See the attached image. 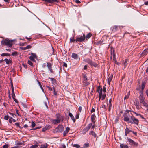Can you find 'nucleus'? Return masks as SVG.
I'll list each match as a JSON object with an SVG mask.
<instances>
[{"mask_svg": "<svg viewBox=\"0 0 148 148\" xmlns=\"http://www.w3.org/2000/svg\"><path fill=\"white\" fill-rule=\"evenodd\" d=\"M124 120L131 123H134L138 124V120L133 116H131L129 113L127 114L124 116Z\"/></svg>", "mask_w": 148, "mask_h": 148, "instance_id": "1", "label": "nucleus"}, {"mask_svg": "<svg viewBox=\"0 0 148 148\" xmlns=\"http://www.w3.org/2000/svg\"><path fill=\"white\" fill-rule=\"evenodd\" d=\"M56 119H51L50 120L51 121L53 124H56L59 123L61 121H62L63 120V118L62 116L59 114H58L56 115Z\"/></svg>", "mask_w": 148, "mask_h": 148, "instance_id": "2", "label": "nucleus"}, {"mask_svg": "<svg viewBox=\"0 0 148 148\" xmlns=\"http://www.w3.org/2000/svg\"><path fill=\"white\" fill-rule=\"evenodd\" d=\"M12 40H10L8 39H6L2 41L1 43L2 45H6L9 47H11L12 45Z\"/></svg>", "mask_w": 148, "mask_h": 148, "instance_id": "3", "label": "nucleus"}, {"mask_svg": "<svg viewBox=\"0 0 148 148\" xmlns=\"http://www.w3.org/2000/svg\"><path fill=\"white\" fill-rule=\"evenodd\" d=\"M85 62L88 63L91 66H93L95 67L97 66L98 64L97 63H95L91 60L89 59H87L85 60Z\"/></svg>", "mask_w": 148, "mask_h": 148, "instance_id": "4", "label": "nucleus"}, {"mask_svg": "<svg viewBox=\"0 0 148 148\" xmlns=\"http://www.w3.org/2000/svg\"><path fill=\"white\" fill-rule=\"evenodd\" d=\"M102 89L100 90L99 95V101L100 100H104L106 97V95L105 94L102 95Z\"/></svg>", "mask_w": 148, "mask_h": 148, "instance_id": "5", "label": "nucleus"}, {"mask_svg": "<svg viewBox=\"0 0 148 148\" xmlns=\"http://www.w3.org/2000/svg\"><path fill=\"white\" fill-rule=\"evenodd\" d=\"M85 39V36L84 34H83V36H81L80 37L77 38L75 41H79L82 42L84 41Z\"/></svg>", "mask_w": 148, "mask_h": 148, "instance_id": "6", "label": "nucleus"}, {"mask_svg": "<svg viewBox=\"0 0 148 148\" xmlns=\"http://www.w3.org/2000/svg\"><path fill=\"white\" fill-rule=\"evenodd\" d=\"M92 125V123H89L86 127L84 128L83 130V133L85 134V133L90 129V127Z\"/></svg>", "mask_w": 148, "mask_h": 148, "instance_id": "7", "label": "nucleus"}, {"mask_svg": "<svg viewBox=\"0 0 148 148\" xmlns=\"http://www.w3.org/2000/svg\"><path fill=\"white\" fill-rule=\"evenodd\" d=\"M83 78V83L86 86L88 85L89 83L87 81V77L85 75H84Z\"/></svg>", "mask_w": 148, "mask_h": 148, "instance_id": "8", "label": "nucleus"}, {"mask_svg": "<svg viewBox=\"0 0 148 148\" xmlns=\"http://www.w3.org/2000/svg\"><path fill=\"white\" fill-rule=\"evenodd\" d=\"M56 130L57 132H61L64 130V127L62 125H59L56 128Z\"/></svg>", "mask_w": 148, "mask_h": 148, "instance_id": "9", "label": "nucleus"}, {"mask_svg": "<svg viewBox=\"0 0 148 148\" xmlns=\"http://www.w3.org/2000/svg\"><path fill=\"white\" fill-rule=\"evenodd\" d=\"M139 99L140 103H142L144 106H147V104L144 101L145 98L143 97H140Z\"/></svg>", "mask_w": 148, "mask_h": 148, "instance_id": "10", "label": "nucleus"}, {"mask_svg": "<svg viewBox=\"0 0 148 148\" xmlns=\"http://www.w3.org/2000/svg\"><path fill=\"white\" fill-rule=\"evenodd\" d=\"M47 66L49 70L50 71L51 73H53V71L52 69V64L50 63H47Z\"/></svg>", "mask_w": 148, "mask_h": 148, "instance_id": "11", "label": "nucleus"}, {"mask_svg": "<svg viewBox=\"0 0 148 148\" xmlns=\"http://www.w3.org/2000/svg\"><path fill=\"white\" fill-rule=\"evenodd\" d=\"M128 141L131 144V145H134L136 146H137L138 145V143L134 142L133 140H132L130 138L128 139Z\"/></svg>", "mask_w": 148, "mask_h": 148, "instance_id": "12", "label": "nucleus"}, {"mask_svg": "<svg viewBox=\"0 0 148 148\" xmlns=\"http://www.w3.org/2000/svg\"><path fill=\"white\" fill-rule=\"evenodd\" d=\"M147 53H148V48L144 50L141 55L142 56H143L146 55Z\"/></svg>", "mask_w": 148, "mask_h": 148, "instance_id": "13", "label": "nucleus"}, {"mask_svg": "<svg viewBox=\"0 0 148 148\" xmlns=\"http://www.w3.org/2000/svg\"><path fill=\"white\" fill-rule=\"evenodd\" d=\"M74 59H77L79 58V56L77 54L73 53L71 56Z\"/></svg>", "mask_w": 148, "mask_h": 148, "instance_id": "14", "label": "nucleus"}, {"mask_svg": "<svg viewBox=\"0 0 148 148\" xmlns=\"http://www.w3.org/2000/svg\"><path fill=\"white\" fill-rule=\"evenodd\" d=\"M51 128V126H50V125H46L44 128H43L42 131L45 132L46 130L49 129Z\"/></svg>", "mask_w": 148, "mask_h": 148, "instance_id": "15", "label": "nucleus"}, {"mask_svg": "<svg viewBox=\"0 0 148 148\" xmlns=\"http://www.w3.org/2000/svg\"><path fill=\"white\" fill-rule=\"evenodd\" d=\"M113 76L111 75L110 76H108V84L110 85V82L111 81Z\"/></svg>", "mask_w": 148, "mask_h": 148, "instance_id": "16", "label": "nucleus"}, {"mask_svg": "<svg viewBox=\"0 0 148 148\" xmlns=\"http://www.w3.org/2000/svg\"><path fill=\"white\" fill-rule=\"evenodd\" d=\"M69 116L71 118V119L75 122V118L74 116L72 115V114L71 113L69 112Z\"/></svg>", "mask_w": 148, "mask_h": 148, "instance_id": "17", "label": "nucleus"}, {"mask_svg": "<svg viewBox=\"0 0 148 148\" xmlns=\"http://www.w3.org/2000/svg\"><path fill=\"white\" fill-rule=\"evenodd\" d=\"M111 55H112L113 57L114 58L113 60H114V62H115V63H116V64H119V63L117 62V61L116 60V58H115V54L114 53V52H113L112 54L111 53Z\"/></svg>", "mask_w": 148, "mask_h": 148, "instance_id": "18", "label": "nucleus"}, {"mask_svg": "<svg viewBox=\"0 0 148 148\" xmlns=\"http://www.w3.org/2000/svg\"><path fill=\"white\" fill-rule=\"evenodd\" d=\"M95 115H92L91 116V121H92L94 123H95Z\"/></svg>", "mask_w": 148, "mask_h": 148, "instance_id": "19", "label": "nucleus"}, {"mask_svg": "<svg viewBox=\"0 0 148 148\" xmlns=\"http://www.w3.org/2000/svg\"><path fill=\"white\" fill-rule=\"evenodd\" d=\"M69 130L70 128L69 127H67L66 130L64 132V136H65Z\"/></svg>", "mask_w": 148, "mask_h": 148, "instance_id": "20", "label": "nucleus"}, {"mask_svg": "<svg viewBox=\"0 0 148 148\" xmlns=\"http://www.w3.org/2000/svg\"><path fill=\"white\" fill-rule=\"evenodd\" d=\"M120 147L121 148H128V147L127 145L124 144H121L120 145Z\"/></svg>", "mask_w": 148, "mask_h": 148, "instance_id": "21", "label": "nucleus"}, {"mask_svg": "<svg viewBox=\"0 0 148 148\" xmlns=\"http://www.w3.org/2000/svg\"><path fill=\"white\" fill-rule=\"evenodd\" d=\"M47 143H45L44 144H42L41 145L40 148H47Z\"/></svg>", "mask_w": 148, "mask_h": 148, "instance_id": "22", "label": "nucleus"}, {"mask_svg": "<svg viewBox=\"0 0 148 148\" xmlns=\"http://www.w3.org/2000/svg\"><path fill=\"white\" fill-rule=\"evenodd\" d=\"M145 85V83L144 82H143L142 83V90H143L144 88Z\"/></svg>", "mask_w": 148, "mask_h": 148, "instance_id": "23", "label": "nucleus"}, {"mask_svg": "<svg viewBox=\"0 0 148 148\" xmlns=\"http://www.w3.org/2000/svg\"><path fill=\"white\" fill-rule=\"evenodd\" d=\"M92 34L91 33H89L85 37V38H86V39H88L90 38Z\"/></svg>", "mask_w": 148, "mask_h": 148, "instance_id": "24", "label": "nucleus"}, {"mask_svg": "<svg viewBox=\"0 0 148 148\" xmlns=\"http://www.w3.org/2000/svg\"><path fill=\"white\" fill-rule=\"evenodd\" d=\"M118 27L117 26H114L112 29V31L114 32L117 30Z\"/></svg>", "mask_w": 148, "mask_h": 148, "instance_id": "25", "label": "nucleus"}, {"mask_svg": "<svg viewBox=\"0 0 148 148\" xmlns=\"http://www.w3.org/2000/svg\"><path fill=\"white\" fill-rule=\"evenodd\" d=\"M90 134L92 136H93L95 137H96V134L93 131H91L90 132Z\"/></svg>", "mask_w": 148, "mask_h": 148, "instance_id": "26", "label": "nucleus"}, {"mask_svg": "<svg viewBox=\"0 0 148 148\" xmlns=\"http://www.w3.org/2000/svg\"><path fill=\"white\" fill-rule=\"evenodd\" d=\"M89 146V144L88 143H85L83 145V148H87Z\"/></svg>", "mask_w": 148, "mask_h": 148, "instance_id": "27", "label": "nucleus"}, {"mask_svg": "<svg viewBox=\"0 0 148 148\" xmlns=\"http://www.w3.org/2000/svg\"><path fill=\"white\" fill-rule=\"evenodd\" d=\"M127 62H128V61H127V60H125V61L124 62V63L123 64V66H124V68H125L126 67V66H127Z\"/></svg>", "mask_w": 148, "mask_h": 148, "instance_id": "28", "label": "nucleus"}, {"mask_svg": "<svg viewBox=\"0 0 148 148\" xmlns=\"http://www.w3.org/2000/svg\"><path fill=\"white\" fill-rule=\"evenodd\" d=\"M130 95V92H128L127 95L124 97V99L125 100L126 99H128L129 98Z\"/></svg>", "mask_w": 148, "mask_h": 148, "instance_id": "29", "label": "nucleus"}, {"mask_svg": "<svg viewBox=\"0 0 148 148\" xmlns=\"http://www.w3.org/2000/svg\"><path fill=\"white\" fill-rule=\"evenodd\" d=\"M125 132L126 134H128L131 132V130H130L128 128H126L125 129Z\"/></svg>", "mask_w": 148, "mask_h": 148, "instance_id": "30", "label": "nucleus"}, {"mask_svg": "<svg viewBox=\"0 0 148 148\" xmlns=\"http://www.w3.org/2000/svg\"><path fill=\"white\" fill-rule=\"evenodd\" d=\"M74 37H72L70 38V42H73L75 41Z\"/></svg>", "mask_w": 148, "mask_h": 148, "instance_id": "31", "label": "nucleus"}, {"mask_svg": "<svg viewBox=\"0 0 148 148\" xmlns=\"http://www.w3.org/2000/svg\"><path fill=\"white\" fill-rule=\"evenodd\" d=\"M38 145H34L31 146L30 148H36L37 147Z\"/></svg>", "mask_w": 148, "mask_h": 148, "instance_id": "32", "label": "nucleus"}, {"mask_svg": "<svg viewBox=\"0 0 148 148\" xmlns=\"http://www.w3.org/2000/svg\"><path fill=\"white\" fill-rule=\"evenodd\" d=\"M31 54L32 55V56H31L33 57H34V58H36V54L32 53H31Z\"/></svg>", "mask_w": 148, "mask_h": 148, "instance_id": "33", "label": "nucleus"}, {"mask_svg": "<svg viewBox=\"0 0 148 148\" xmlns=\"http://www.w3.org/2000/svg\"><path fill=\"white\" fill-rule=\"evenodd\" d=\"M112 101V99L111 98L109 100V110H110V107L111 106V103Z\"/></svg>", "mask_w": 148, "mask_h": 148, "instance_id": "34", "label": "nucleus"}, {"mask_svg": "<svg viewBox=\"0 0 148 148\" xmlns=\"http://www.w3.org/2000/svg\"><path fill=\"white\" fill-rule=\"evenodd\" d=\"M31 123H32L31 126H32V127H34L36 125V124H35V123L33 121H32Z\"/></svg>", "mask_w": 148, "mask_h": 148, "instance_id": "35", "label": "nucleus"}, {"mask_svg": "<svg viewBox=\"0 0 148 148\" xmlns=\"http://www.w3.org/2000/svg\"><path fill=\"white\" fill-rule=\"evenodd\" d=\"M9 55L8 53H3L1 54L2 56H9Z\"/></svg>", "mask_w": 148, "mask_h": 148, "instance_id": "36", "label": "nucleus"}, {"mask_svg": "<svg viewBox=\"0 0 148 148\" xmlns=\"http://www.w3.org/2000/svg\"><path fill=\"white\" fill-rule=\"evenodd\" d=\"M5 60V61L6 63L7 64H9L10 61V60H8L7 59H5V60Z\"/></svg>", "mask_w": 148, "mask_h": 148, "instance_id": "37", "label": "nucleus"}, {"mask_svg": "<svg viewBox=\"0 0 148 148\" xmlns=\"http://www.w3.org/2000/svg\"><path fill=\"white\" fill-rule=\"evenodd\" d=\"M37 82L38 83L39 86H40V87L41 88V89L43 90V88H42V86L41 84L40 83V82L38 81V80L37 81Z\"/></svg>", "mask_w": 148, "mask_h": 148, "instance_id": "38", "label": "nucleus"}, {"mask_svg": "<svg viewBox=\"0 0 148 148\" xmlns=\"http://www.w3.org/2000/svg\"><path fill=\"white\" fill-rule=\"evenodd\" d=\"M74 147H75L77 148H79L80 146L77 144H75L73 145Z\"/></svg>", "mask_w": 148, "mask_h": 148, "instance_id": "39", "label": "nucleus"}, {"mask_svg": "<svg viewBox=\"0 0 148 148\" xmlns=\"http://www.w3.org/2000/svg\"><path fill=\"white\" fill-rule=\"evenodd\" d=\"M28 63L31 66H33V64L32 62L29 60L28 61Z\"/></svg>", "mask_w": 148, "mask_h": 148, "instance_id": "40", "label": "nucleus"}, {"mask_svg": "<svg viewBox=\"0 0 148 148\" xmlns=\"http://www.w3.org/2000/svg\"><path fill=\"white\" fill-rule=\"evenodd\" d=\"M34 58V57H32V56H30L29 57L30 59L32 61H35Z\"/></svg>", "mask_w": 148, "mask_h": 148, "instance_id": "41", "label": "nucleus"}, {"mask_svg": "<svg viewBox=\"0 0 148 148\" xmlns=\"http://www.w3.org/2000/svg\"><path fill=\"white\" fill-rule=\"evenodd\" d=\"M134 113L136 114V116H139L141 117L142 119H144V118L141 115H140V114H137V113H136V112H134Z\"/></svg>", "mask_w": 148, "mask_h": 148, "instance_id": "42", "label": "nucleus"}, {"mask_svg": "<svg viewBox=\"0 0 148 148\" xmlns=\"http://www.w3.org/2000/svg\"><path fill=\"white\" fill-rule=\"evenodd\" d=\"M9 146L8 144H5L3 146V148H8Z\"/></svg>", "mask_w": 148, "mask_h": 148, "instance_id": "43", "label": "nucleus"}, {"mask_svg": "<svg viewBox=\"0 0 148 148\" xmlns=\"http://www.w3.org/2000/svg\"><path fill=\"white\" fill-rule=\"evenodd\" d=\"M31 47H32V46L30 45H28L26 47V48L27 49H30V48H31Z\"/></svg>", "mask_w": 148, "mask_h": 148, "instance_id": "44", "label": "nucleus"}, {"mask_svg": "<svg viewBox=\"0 0 148 148\" xmlns=\"http://www.w3.org/2000/svg\"><path fill=\"white\" fill-rule=\"evenodd\" d=\"M13 120H14V119L13 118H12V117L10 118L9 119V122L10 123H11L13 121Z\"/></svg>", "mask_w": 148, "mask_h": 148, "instance_id": "45", "label": "nucleus"}, {"mask_svg": "<svg viewBox=\"0 0 148 148\" xmlns=\"http://www.w3.org/2000/svg\"><path fill=\"white\" fill-rule=\"evenodd\" d=\"M9 118V116L8 115H5L4 116V119L6 120H8Z\"/></svg>", "mask_w": 148, "mask_h": 148, "instance_id": "46", "label": "nucleus"}, {"mask_svg": "<svg viewBox=\"0 0 148 148\" xmlns=\"http://www.w3.org/2000/svg\"><path fill=\"white\" fill-rule=\"evenodd\" d=\"M103 91L104 92H106V88L105 86H103Z\"/></svg>", "mask_w": 148, "mask_h": 148, "instance_id": "47", "label": "nucleus"}, {"mask_svg": "<svg viewBox=\"0 0 148 148\" xmlns=\"http://www.w3.org/2000/svg\"><path fill=\"white\" fill-rule=\"evenodd\" d=\"M12 95L13 98H14V97H15V95L14 93H12Z\"/></svg>", "mask_w": 148, "mask_h": 148, "instance_id": "48", "label": "nucleus"}, {"mask_svg": "<svg viewBox=\"0 0 148 148\" xmlns=\"http://www.w3.org/2000/svg\"><path fill=\"white\" fill-rule=\"evenodd\" d=\"M45 1L49 2L50 3H52V1L51 0H46Z\"/></svg>", "mask_w": 148, "mask_h": 148, "instance_id": "49", "label": "nucleus"}, {"mask_svg": "<svg viewBox=\"0 0 148 148\" xmlns=\"http://www.w3.org/2000/svg\"><path fill=\"white\" fill-rule=\"evenodd\" d=\"M54 94L55 96H56L57 95V93L55 89H54Z\"/></svg>", "mask_w": 148, "mask_h": 148, "instance_id": "50", "label": "nucleus"}, {"mask_svg": "<svg viewBox=\"0 0 148 148\" xmlns=\"http://www.w3.org/2000/svg\"><path fill=\"white\" fill-rule=\"evenodd\" d=\"M75 2L77 3H81L80 1L79 0H76Z\"/></svg>", "mask_w": 148, "mask_h": 148, "instance_id": "51", "label": "nucleus"}, {"mask_svg": "<svg viewBox=\"0 0 148 148\" xmlns=\"http://www.w3.org/2000/svg\"><path fill=\"white\" fill-rule=\"evenodd\" d=\"M46 66V63H44L42 64V67L43 68H45Z\"/></svg>", "mask_w": 148, "mask_h": 148, "instance_id": "52", "label": "nucleus"}, {"mask_svg": "<svg viewBox=\"0 0 148 148\" xmlns=\"http://www.w3.org/2000/svg\"><path fill=\"white\" fill-rule=\"evenodd\" d=\"M79 115L78 114H77L75 116V117L76 119H78L79 118Z\"/></svg>", "mask_w": 148, "mask_h": 148, "instance_id": "53", "label": "nucleus"}, {"mask_svg": "<svg viewBox=\"0 0 148 148\" xmlns=\"http://www.w3.org/2000/svg\"><path fill=\"white\" fill-rule=\"evenodd\" d=\"M63 66L65 67H67V65L66 63H64L63 64Z\"/></svg>", "mask_w": 148, "mask_h": 148, "instance_id": "54", "label": "nucleus"}, {"mask_svg": "<svg viewBox=\"0 0 148 148\" xmlns=\"http://www.w3.org/2000/svg\"><path fill=\"white\" fill-rule=\"evenodd\" d=\"M40 128H41V127H36V128H34V129H33V130H36L38 129H40Z\"/></svg>", "mask_w": 148, "mask_h": 148, "instance_id": "55", "label": "nucleus"}, {"mask_svg": "<svg viewBox=\"0 0 148 148\" xmlns=\"http://www.w3.org/2000/svg\"><path fill=\"white\" fill-rule=\"evenodd\" d=\"M13 100L15 102L17 103L18 102V100L16 99L15 97H14V98H13Z\"/></svg>", "mask_w": 148, "mask_h": 148, "instance_id": "56", "label": "nucleus"}, {"mask_svg": "<svg viewBox=\"0 0 148 148\" xmlns=\"http://www.w3.org/2000/svg\"><path fill=\"white\" fill-rule=\"evenodd\" d=\"M95 111V110L94 108H92V110H91V112H94Z\"/></svg>", "mask_w": 148, "mask_h": 148, "instance_id": "57", "label": "nucleus"}, {"mask_svg": "<svg viewBox=\"0 0 148 148\" xmlns=\"http://www.w3.org/2000/svg\"><path fill=\"white\" fill-rule=\"evenodd\" d=\"M21 49L22 50H25L27 49L26 48V47H21Z\"/></svg>", "mask_w": 148, "mask_h": 148, "instance_id": "58", "label": "nucleus"}, {"mask_svg": "<svg viewBox=\"0 0 148 148\" xmlns=\"http://www.w3.org/2000/svg\"><path fill=\"white\" fill-rule=\"evenodd\" d=\"M23 66L25 68H27V65H25V64H23Z\"/></svg>", "mask_w": 148, "mask_h": 148, "instance_id": "59", "label": "nucleus"}, {"mask_svg": "<svg viewBox=\"0 0 148 148\" xmlns=\"http://www.w3.org/2000/svg\"><path fill=\"white\" fill-rule=\"evenodd\" d=\"M17 54V52H13V53H12V55H13V56H14V55H15Z\"/></svg>", "mask_w": 148, "mask_h": 148, "instance_id": "60", "label": "nucleus"}, {"mask_svg": "<svg viewBox=\"0 0 148 148\" xmlns=\"http://www.w3.org/2000/svg\"><path fill=\"white\" fill-rule=\"evenodd\" d=\"M84 70H86L87 69V66L86 65H85L84 67Z\"/></svg>", "mask_w": 148, "mask_h": 148, "instance_id": "61", "label": "nucleus"}, {"mask_svg": "<svg viewBox=\"0 0 148 148\" xmlns=\"http://www.w3.org/2000/svg\"><path fill=\"white\" fill-rule=\"evenodd\" d=\"M146 93L148 97V90H147L146 91Z\"/></svg>", "mask_w": 148, "mask_h": 148, "instance_id": "62", "label": "nucleus"}, {"mask_svg": "<svg viewBox=\"0 0 148 148\" xmlns=\"http://www.w3.org/2000/svg\"><path fill=\"white\" fill-rule=\"evenodd\" d=\"M62 148H66V146L64 145H62Z\"/></svg>", "mask_w": 148, "mask_h": 148, "instance_id": "63", "label": "nucleus"}, {"mask_svg": "<svg viewBox=\"0 0 148 148\" xmlns=\"http://www.w3.org/2000/svg\"><path fill=\"white\" fill-rule=\"evenodd\" d=\"M144 4L146 5H148V1L145 2Z\"/></svg>", "mask_w": 148, "mask_h": 148, "instance_id": "64", "label": "nucleus"}]
</instances>
